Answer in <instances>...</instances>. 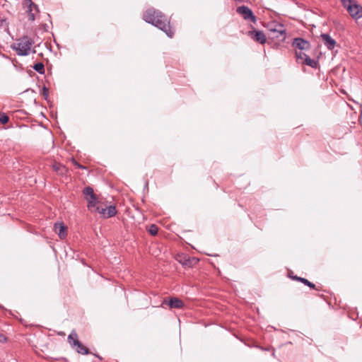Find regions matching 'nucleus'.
<instances>
[{
  "instance_id": "7ed1b4c3",
  "label": "nucleus",
  "mask_w": 362,
  "mask_h": 362,
  "mask_svg": "<svg viewBox=\"0 0 362 362\" xmlns=\"http://www.w3.org/2000/svg\"><path fill=\"white\" fill-rule=\"evenodd\" d=\"M33 44V40L28 36H23L18 39L11 47L16 52L18 55L27 56L30 53Z\"/></svg>"
},
{
  "instance_id": "f257e3e1",
  "label": "nucleus",
  "mask_w": 362,
  "mask_h": 362,
  "mask_svg": "<svg viewBox=\"0 0 362 362\" xmlns=\"http://www.w3.org/2000/svg\"><path fill=\"white\" fill-rule=\"evenodd\" d=\"M144 20L163 31L169 37H173L175 30L171 26L168 18L160 11L149 8L144 13Z\"/></svg>"
},
{
  "instance_id": "b1692460",
  "label": "nucleus",
  "mask_w": 362,
  "mask_h": 362,
  "mask_svg": "<svg viewBox=\"0 0 362 362\" xmlns=\"http://www.w3.org/2000/svg\"><path fill=\"white\" fill-rule=\"evenodd\" d=\"M7 338L6 337V336L0 333V342L3 343L5 342Z\"/></svg>"
},
{
  "instance_id": "c85d7f7f",
  "label": "nucleus",
  "mask_w": 362,
  "mask_h": 362,
  "mask_svg": "<svg viewBox=\"0 0 362 362\" xmlns=\"http://www.w3.org/2000/svg\"><path fill=\"white\" fill-rule=\"evenodd\" d=\"M33 53H35V52H36V51H35V49H33Z\"/></svg>"
},
{
  "instance_id": "423d86ee",
  "label": "nucleus",
  "mask_w": 362,
  "mask_h": 362,
  "mask_svg": "<svg viewBox=\"0 0 362 362\" xmlns=\"http://www.w3.org/2000/svg\"><path fill=\"white\" fill-rule=\"evenodd\" d=\"M83 194L88 202V209L95 211L97 206H99V202L97 195L94 193L93 189L90 186H87L83 189Z\"/></svg>"
},
{
  "instance_id": "4be33fe9",
  "label": "nucleus",
  "mask_w": 362,
  "mask_h": 362,
  "mask_svg": "<svg viewBox=\"0 0 362 362\" xmlns=\"http://www.w3.org/2000/svg\"><path fill=\"white\" fill-rule=\"evenodd\" d=\"M41 95L44 97L45 100H47L49 96V89L47 87L44 86L42 88Z\"/></svg>"
},
{
  "instance_id": "cd10ccee",
  "label": "nucleus",
  "mask_w": 362,
  "mask_h": 362,
  "mask_svg": "<svg viewBox=\"0 0 362 362\" xmlns=\"http://www.w3.org/2000/svg\"><path fill=\"white\" fill-rule=\"evenodd\" d=\"M260 349L264 351H269V349H264L263 347H261Z\"/></svg>"
},
{
  "instance_id": "dca6fc26",
  "label": "nucleus",
  "mask_w": 362,
  "mask_h": 362,
  "mask_svg": "<svg viewBox=\"0 0 362 362\" xmlns=\"http://www.w3.org/2000/svg\"><path fill=\"white\" fill-rule=\"evenodd\" d=\"M33 69L40 74H45V66L42 62H37L33 66Z\"/></svg>"
},
{
  "instance_id": "6e6552de",
  "label": "nucleus",
  "mask_w": 362,
  "mask_h": 362,
  "mask_svg": "<svg viewBox=\"0 0 362 362\" xmlns=\"http://www.w3.org/2000/svg\"><path fill=\"white\" fill-rule=\"evenodd\" d=\"M236 12L242 16V17L246 21H250L252 23H256L257 17L254 14L252 9L246 6H238L236 9Z\"/></svg>"
},
{
  "instance_id": "6ab92c4d",
  "label": "nucleus",
  "mask_w": 362,
  "mask_h": 362,
  "mask_svg": "<svg viewBox=\"0 0 362 362\" xmlns=\"http://www.w3.org/2000/svg\"><path fill=\"white\" fill-rule=\"evenodd\" d=\"M148 231L151 235H156L158 234V228L156 225L152 224L150 226Z\"/></svg>"
},
{
  "instance_id": "412c9836",
  "label": "nucleus",
  "mask_w": 362,
  "mask_h": 362,
  "mask_svg": "<svg viewBox=\"0 0 362 362\" xmlns=\"http://www.w3.org/2000/svg\"><path fill=\"white\" fill-rule=\"evenodd\" d=\"M8 117L4 112H0V122L3 124L8 122Z\"/></svg>"
},
{
  "instance_id": "0eeeda50",
  "label": "nucleus",
  "mask_w": 362,
  "mask_h": 362,
  "mask_svg": "<svg viewBox=\"0 0 362 362\" xmlns=\"http://www.w3.org/2000/svg\"><path fill=\"white\" fill-rule=\"evenodd\" d=\"M23 6L26 8V13L28 14V20L33 21L35 19L36 15L39 13L40 10L37 4L32 0H24Z\"/></svg>"
},
{
  "instance_id": "aec40b11",
  "label": "nucleus",
  "mask_w": 362,
  "mask_h": 362,
  "mask_svg": "<svg viewBox=\"0 0 362 362\" xmlns=\"http://www.w3.org/2000/svg\"><path fill=\"white\" fill-rule=\"evenodd\" d=\"M299 281L308 286L310 288L315 289V285L312 282L309 281L307 279L303 278L302 279H299Z\"/></svg>"
},
{
  "instance_id": "39448f33",
  "label": "nucleus",
  "mask_w": 362,
  "mask_h": 362,
  "mask_svg": "<svg viewBox=\"0 0 362 362\" xmlns=\"http://www.w3.org/2000/svg\"><path fill=\"white\" fill-rule=\"evenodd\" d=\"M69 344L76 349V352L86 355L89 354V350L78 339V334L75 330H72L67 338Z\"/></svg>"
},
{
  "instance_id": "393cba45",
  "label": "nucleus",
  "mask_w": 362,
  "mask_h": 362,
  "mask_svg": "<svg viewBox=\"0 0 362 362\" xmlns=\"http://www.w3.org/2000/svg\"><path fill=\"white\" fill-rule=\"evenodd\" d=\"M74 164L78 168H80V169H84L85 167L83 166L82 165L79 164L78 163H77L76 160H74Z\"/></svg>"
},
{
  "instance_id": "a211bd4d",
  "label": "nucleus",
  "mask_w": 362,
  "mask_h": 362,
  "mask_svg": "<svg viewBox=\"0 0 362 362\" xmlns=\"http://www.w3.org/2000/svg\"><path fill=\"white\" fill-rule=\"evenodd\" d=\"M303 51V50H296V57L297 59H301L303 62L305 59V57H308V55L305 54Z\"/></svg>"
},
{
  "instance_id": "20e7f679",
  "label": "nucleus",
  "mask_w": 362,
  "mask_h": 362,
  "mask_svg": "<svg viewBox=\"0 0 362 362\" xmlns=\"http://www.w3.org/2000/svg\"><path fill=\"white\" fill-rule=\"evenodd\" d=\"M271 37L276 38L279 41L284 42L286 37V30L284 25L276 21L270 22L267 25Z\"/></svg>"
},
{
  "instance_id": "f8f14e48",
  "label": "nucleus",
  "mask_w": 362,
  "mask_h": 362,
  "mask_svg": "<svg viewBox=\"0 0 362 362\" xmlns=\"http://www.w3.org/2000/svg\"><path fill=\"white\" fill-rule=\"evenodd\" d=\"M320 37L324 45L328 49L332 50L334 48L337 42L329 34L323 33Z\"/></svg>"
},
{
  "instance_id": "2eb2a0df",
  "label": "nucleus",
  "mask_w": 362,
  "mask_h": 362,
  "mask_svg": "<svg viewBox=\"0 0 362 362\" xmlns=\"http://www.w3.org/2000/svg\"><path fill=\"white\" fill-rule=\"evenodd\" d=\"M303 64L308 65L312 68H317L318 66L317 61L311 59L309 56L305 57V59L302 62Z\"/></svg>"
},
{
  "instance_id": "9d476101",
  "label": "nucleus",
  "mask_w": 362,
  "mask_h": 362,
  "mask_svg": "<svg viewBox=\"0 0 362 362\" xmlns=\"http://www.w3.org/2000/svg\"><path fill=\"white\" fill-rule=\"evenodd\" d=\"M247 35L250 37L254 41L259 44L263 45L267 42V37L265 34L261 30L252 29V30L248 31Z\"/></svg>"
},
{
  "instance_id": "5701e85b",
  "label": "nucleus",
  "mask_w": 362,
  "mask_h": 362,
  "mask_svg": "<svg viewBox=\"0 0 362 362\" xmlns=\"http://www.w3.org/2000/svg\"><path fill=\"white\" fill-rule=\"evenodd\" d=\"M63 166L61 165L60 164H54L52 165V168L54 169V171L56 172H59L60 170V168H62Z\"/></svg>"
},
{
  "instance_id": "bb28decb",
  "label": "nucleus",
  "mask_w": 362,
  "mask_h": 362,
  "mask_svg": "<svg viewBox=\"0 0 362 362\" xmlns=\"http://www.w3.org/2000/svg\"><path fill=\"white\" fill-rule=\"evenodd\" d=\"M189 262H190L189 259H188V260H186L183 264L187 266H190Z\"/></svg>"
},
{
  "instance_id": "ddd939ff",
  "label": "nucleus",
  "mask_w": 362,
  "mask_h": 362,
  "mask_svg": "<svg viewBox=\"0 0 362 362\" xmlns=\"http://www.w3.org/2000/svg\"><path fill=\"white\" fill-rule=\"evenodd\" d=\"M163 303L168 304L170 308H182L184 306L183 301L177 298H170L168 300L164 299Z\"/></svg>"
},
{
  "instance_id": "f3484780",
  "label": "nucleus",
  "mask_w": 362,
  "mask_h": 362,
  "mask_svg": "<svg viewBox=\"0 0 362 362\" xmlns=\"http://www.w3.org/2000/svg\"><path fill=\"white\" fill-rule=\"evenodd\" d=\"M1 28L5 30H8V22L7 19L1 16H0V29Z\"/></svg>"
},
{
  "instance_id": "a878e982",
  "label": "nucleus",
  "mask_w": 362,
  "mask_h": 362,
  "mask_svg": "<svg viewBox=\"0 0 362 362\" xmlns=\"http://www.w3.org/2000/svg\"><path fill=\"white\" fill-rule=\"evenodd\" d=\"M291 278L294 280H296L298 281H299V279H302L303 277H299V276H291Z\"/></svg>"
},
{
  "instance_id": "4468645a",
  "label": "nucleus",
  "mask_w": 362,
  "mask_h": 362,
  "mask_svg": "<svg viewBox=\"0 0 362 362\" xmlns=\"http://www.w3.org/2000/svg\"><path fill=\"white\" fill-rule=\"evenodd\" d=\"M54 228H55V231L58 233V235L61 239H64L66 237V235H67L66 229L67 228L62 222L56 223L54 224Z\"/></svg>"
},
{
  "instance_id": "f03ea898",
  "label": "nucleus",
  "mask_w": 362,
  "mask_h": 362,
  "mask_svg": "<svg viewBox=\"0 0 362 362\" xmlns=\"http://www.w3.org/2000/svg\"><path fill=\"white\" fill-rule=\"evenodd\" d=\"M342 5L356 22L362 26V6L356 0H341Z\"/></svg>"
},
{
  "instance_id": "1a4fd4ad",
  "label": "nucleus",
  "mask_w": 362,
  "mask_h": 362,
  "mask_svg": "<svg viewBox=\"0 0 362 362\" xmlns=\"http://www.w3.org/2000/svg\"><path fill=\"white\" fill-rule=\"evenodd\" d=\"M95 211L100 214L105 218L113 217L117 212L115 206L113 205H110L106 208H102L100 206H97Z\"/></svg>"
},
{
  "instance_id": "9b49d317",
  "label": "nucleus",
  "mask_w": 362,
  "mask_h": 362,
  "mask_svg": "<svg viewBox=\"0 0 362 362\" xmlns=\"http://www.w3.org/2000/svg\"><path fill=\"white\" fill-rule=\"evenodd\" d=\"M292 46L296 49L308 50L310 49V43L309 41L301 37H296L293 39Z\"/></svg>"
}]
</instances>
